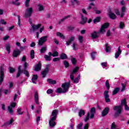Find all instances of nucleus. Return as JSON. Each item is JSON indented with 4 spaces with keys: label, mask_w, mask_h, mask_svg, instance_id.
<instances>
[{
    "label": "nucleus",
    "mask_w": 129,
    "mask_h": 129,
    "mask_svg": "<svg viewBox=\"0 0 129 129\" xmlns=\"http://www.w3.org/2000/svg\"><path fill=\"white\" fill-rule=\"evenodd\" d=\"M125 104H126V99L124 98L121 100V104L120 105L114 106L113 109L115 111L114 114V116L115 118H117V117L121 114V113L122 112V106L125 105Z\"/></svg>",
    "instance_id": "nucleus-1"
},
{
    "label": "nucleus",
    "mask_w": 129,
    "mask_h": 129,
    "mask_svg": "<svg viewBox=\"0 0 129 129\" xmlns=\"http://www.w3.org/2000/svg\"><path fill=\"white\" fill-rule=\"evenodd\" d=\"M33 12L34 10H33V8L31 7L26 9L25 11V13L24 14V17L26 19H28V18H30L32 16V14H33Z\"/></svg>",
    "instance_id": "nucleus-2"
},
{
    "label": "nucleus",
    "mask_w": 129,
    "mask_h": 129,
    "mask_svg": "<svg viewBox=\"0 0 129 129\" xmlns=\"http://www.w3.org/2000/svg\"><path fill=\"white\" fill-rule=\"evenodd\" d=\"M47 39H48V36H44L41 37L38 40V46H42L44 43L47 42Z\"/></svg>",
    "instance_id": "nucleus-3"
},
{
    "label": "nucleus",
    "mask_w": 129,
    "mask_h": 129,
    "mask_svg": "<svg viewBox=\"0 0 129 129\" xmlns=\"http://www.w3.org/2000/svg\"><path fill=\"white\" fill-rule=\"evenodd\" d=\"M70 84H71V82L70 81H69L68 82H65L62 84L61 87L64 91V92L68 91V89H69V88L70 87Z\"/></svg>",
    "instance_id": "nucleus-4"
},
{
    "label": "nucleus",
    "mask_w": 129,
    "mask_h": 129,
    "mask_svg": "<svg viewBox=\"0 0 129 129\" xmlns=\"http://www.w3.org/2000/svg\"><path fill=\"white\" fill-rule=\"evenodd\" d=\"M49 64H46L45 70L42 71V72L41 73V74L42 75L43 78H45V77H46V76H47V74H48V73H49Z\"/></svg>",
    "instance_id": "nucleus-5"
},
{
    "label": "nucleus",
    "mask_w": 129,
    "mask_h": 129,
    "mask_svg": "<svg viewBox=\"0 0 129 129\" xmlns=\"http://www.w3.org/2000/svg\"><path fill=\"white\" fill-rule=\"evenodd\" d=\"M4 70V68H0V86L2 85V83L4 82V78H5V72Z\"/></svg>",
    "instance_id": "nucleus-6"
},
{
    "label": "nucleus",
    "mask_w": 129,
    "mask_h": 129,
    "mask_svg": "<svg viewBox=\"0 0 129 129\" xmlns=\"http://www.w3.org/2000/svg\"><path fill=\"white\" fill-rule=\"evenodd\" d=\"M109 27V23L107 22L104 23L101 27L99 30V33H103L105 32V29H107Z\"/></svg>",
    "instance_id": "nucleus-7"
},
{
    "label": "nucleus",
    "mask_w": 129,
    "mask_h": 129,
    "mask_svg": "<svg viewBox=\"0 0 129 129\" xmlns=\"http://www.w3.org/2000/svg\"><path fill=\"white\" fill-rule=\"evenodd\" d=\"M108 92H109L108 91L105 90L104 91L103 94L106 103H108V102H110V98H109V95L108 94Z\"/></svg>",
    "instance_id": "nucleus-8"
},
{
    "label": "nucleus",
    "mask_w": 129,
    "mask_h": 129,
    "mask_svg": "<svg viewBox=\"0 0 129 129\" xmlns=\"http://www.w3.org/2000/svg\"><path fill=\"white\" fill-rule=\"evenodd\" d=\"M20 55H21V50L17 49L13 51L12 56L14 58H17Z\"/></svg>",
    "instance_id": "nucleus-9"
},
{
    "label": "nucleus",
    "mask_w": 129,
    "mask_h": 129,
    "mask_svg": "<svg viewBox=\"0 0 129 129\" xmlns=\"http://www.w3.org/2000/svg\"><path fill=\"white\" fill-rule=\"evenodd\" d=\"M90 118L92 119L94 117V114H95V113H96V109L95 108V107H93L91 108L90 110Z\"/></svg>",
    "instance_id": "nucleus-10"
},
{
    "label": "nucleus",
    "mask_w": 129,
    "mask_h": 129,
    "mask_svg": "<svg viewBox=\"0 0 129 129\" xmlns=\"http://www.w3.org/2000/svg\"><path fill=\"white\" fill-rule=\"evenodd\" d=\"M108 17L111 19V20H115L117 18L116 15L114 13H112L111 10H110L108 12Z\"/></svg>",
    "instance_id": "nucleus-11"
},
{
    "label": "nucleus",
    "mask_w": 129,
    "mask_h": 129,
    "mask_svg": "<svg viewBox=\"0 0 129 129\" xmlns=\"http://www.w3.org/2000/svg\"><path fill=\"white\" fill-rule=\"evenodd\" d=\"M56 119H55V117H51L49 121V124L50 126L53 127L54 125H56Z\"/></svg>",
    "instance_id": "nucleus-12"
},
{
    "label": "nucleus",
    "mask_w": 129,
    "mask_h": 129,
    "mask_svg": "<svg viewBox=\"0 0 129 129\" xmlns=\"http://www.w3.org/2000/svg\"><path fill=\"white\" fill-rule=\"evenodd\" d=\"M109 107H105L102 112V116L104 117L107 115V114H108L109 113Z\"/></svg>",
    "instance_id": "nucleus-13"
},
{
    "label": "nucleus",
    "mask_w": 129,
    "mask_h": 129,
    "mask_svg": "<svg viewBox=\"0 0 129 129\" xmlns=\"http://www.w3.org/2000/svg\"><path fill=\"white\" fill-rule=\"evenodd\" d=\"M41 69H42V63H41V61H39L38 63L36 64L34 70L38 72V71H40Z\"/></svg>",
    "instance_id": "nucleus-14"
},
{
    "label": "nucleus",
    "mask_w": 129,
    "mask_h": 129,
    "mask_svg": "<svg viewBox=\"0 0 129 129\" xmlns=\"http://www.w3.org/2000/svg\"><path fill=\"white\" fill-rule=\"evenodd\" d=\"M81 20L82 21L79 22V24H80V25H84L87 23V18L84 17V16L83 15H82Z\"/></svg>",
    "instance_id": "nucleus-15"
},
{
    "label": "nucleus",
    "mask_w": 129,
    "mask_h": 129,
    "mask_svg": "<svg viewBox=\"0 0 129 129\" xmlns=\"http://www.w3.org/2000/svg\"><path fill=\"white\" fill-rule=\"evenodd\" d=\"M101 32L94 31L93 33L91 34V37L92 39H97L99 37V34Z\"/></svg>",
    "instance_id": "nucleus-16"
},
{
    "label": "nucleus",
    "mask_w": 129,
    "mask_h": 129,
    "mask_svg": "<svg viewBox=\"0 0 129 129\" xmlns=\"http://www.w3.org/2000/svg\"><path fill=\"white\" fill-rule=\"evenodd\" d=\"M34 101H35V103H36L37 105H39V95L37 91L35 92V93L34 94Z\"/></svg>",
    "instance_id": "nucleus-17"
},
{
    "label": "nucleus",
    "mask_w": 129,
    "mask_h": 129,
    "mask_svg": "<svg viewBox=\"0 0 129 129\" xmlns=\"http://www.w3.org/2000/svg\"><path fill=\"white\" fill-rule=\"evenodd\" d=\"M120 54H121V49H120V46H119L118 47L117 51L116 52V53L115 54V59H117V58H118V57H119V55H120Z\"/></svg>",
    "instance_id": "nucleus-18"
},
{
    "label": "nucleus",
    "mask_w": 129,
    "mask_h": 129,
    "mask_svg": "<svg viewBox=\"0 0 129 129\" xmlns=\"http://www.w3.org/2000/svg\"><path fill=\"white\" fill-rule=\"evenodd\" d=\"M41 26H42L41 24H39L38 25H32V28L33 29V32H35V31H37L38 29H40V28H41Z\"/></svg>",
    "instance_id": "nucleus-19"
},
{
    "label": "nucleus",
    "mask_w": 129,
    "mask_h": 129,
    "mask_svg": "<svg viewBox=\"0 0 129 129\" xmlns=\"http://www.w3.org/2000/svg\"><path fill=\"white\" fill-rule=\"evenodd\" d=\"M75 40V37L74 36H72L66 42V45L67 46H69L71 44L72 42Z\"/></svg>",
    "instance_id": "nucleus-20"
},
{
    "label": "nucleus",
    "mask_w": 129,
    "mask_h": 129,
    "mask_svg": "<svg viewBox=\"0 0 129 129\" xmlns=\"http://www.w3.org/2000/svg\"><path fill=\"white\" fill-rule=\"evenodd\" d=\"M57 114H58V110L57 109L53 110L51 113V116H52V117H54V119H57Z\"/></svg>",
    "instance_id": "nucleus-21"
},
{
    "label": "nucleus",
    "mask_w": 129,
    "mask_h": 129,
    "mask_svg": "<svg viewBox=\"0 0 129 129\" xmlns=\"http://www.w3.org/2000/svg\"><path fill=\"white\" fill-rule=\"evenodd\" d=\"M47 82L48 83H49V84H52V85L57 83V81H56V80H54L50 78L47 79Z\"/></svg>",
    "instance_id": "nucleus-22"
},
{
    "label": "nucleus",
    "mask_w": 129,
    "mask_h": 129,
    "mask_svg": "<svg viewBox=\"0 0 129 129\" xmlns=\"http://www.w3.org/2000/svg\"><path fill=\"white\" fill-rule=\"evenodd\" d=\"M119 90H120V88L119 87L115 88L112 93V95H115L116 94H117V93L119 92Z\"/></svg>",
    "instance_id": "nucleus-23"
},
{
    "label": "nucleus",
    "mask_w": 129,
    "mask_h": 129,
    "mask_svg": "<svg viewBox=\"0 0 129 129\" xmlns=\"http://www.w3.org/2000/svg\"><path fill=\"white\" fill-rule=\"evenodd\" d=\"M60 59H61V60H65L66 59H68V56H67V54L66 53H62L60 55Z\"/></svg>",
    "instance_id": "nucleus-24"
},
{
    "label": "nucleus",
    "mask_w": 129,
    "mask_h": 129,
    "mask_svg": "<svg viewBox=\"0 0 129 129\" xmlns=\"http://www.w3.org/2000/svg\"><path fill=\"white\" fill-rule=\"evenodd\" d=\"M14 121H15L14 120V119H11L10 121L8 122H6V123H5L3 125H2V126H6L7 125H10V124H12V123H13V122H14Z\"/></svg>",
    "instance_id": "nucleus-25"
},
{
    "label": "nucleus",
    "mask_w": 129,
    "mask_h": 129,
    "mask_svg": "<svg viewBox=\"0 0 129 129\" xmlns=\"http://www.w3.org/2000/svg\"><path fill=\"white\" fill-rule=\"evenodd\" d=\"M79 80H80V75H79L77 78L74 79L73 82L75 84H77L79 82Z\"/></svg>",
    "instance_id": "nucleus-26"
},
{
    "label": "nucleus",
    "mask_w": 129,
    "mask_h": 129,
    "mask_svg": "<svg viewBox=\"0 0 129 129\" xmlns=\"http://www.w3.org/2000/svg\"><path fill=\"white\" fill-rule=\"evenodd\" d=\"M105 48H106V53H108V52H110V50L111 49V48H110V46L108 44V43H106L105 44Z\"/></svg>",
    "instance_id": "nucleus-27"
},
{
    "label": "nucleus",
    "mask_w": 129,
    "mask_h": 129,
    "mask_svg": "<svg viewBox=\"0 0 129 129\" xmlns=\"http://www.w3.org/2000/svg\"><path fill=\"white\" fill-rule=\"evenodd\" d=\"M12 46L10 45L9 43L6 44V48L7 51H8V53L10 54L11 53V47Z\"/></svg>",
    "instance_id": "nucleus-28"
},
{
    "label": "nucleus",
    "mask_w": 129,
    "mask_h": 129,
    "mask_svg": "<svg viewBox=\"0 0 129 129\" xmlns=\"http://www.w3.org/2000/svg\"><path fill=\"white\" fill-rule=\"evenodd\" d=\"M56 93H59V94L66 93V92L64 91V90H63V89H62L61 88H58L56 89Z\"/></svg>",
    "instance_id": "nucleus-29"
},
{
    "label": "nucleus",
    "mask_w": 129,
    "mask_h": 129,
    "mask_svg": "<svg viewBox=\"0 0 129 129\" xmlns=\"http://www.w3.org/2000/svg\"><path fill=\"white\" fill-rule=\"evenodd\" d=\"M82 115H85V111L83 109H80L79 112V116H80V117H81Z\"/></svg>",
    "instance_id": "nucleus-30"
},
{
    "label": "nucleus",
    "mask_w": 129,
    "mask_h": 129,
    "mask_svg": "<svg viewBox=\"0 0 129 129\" xmlns=\"http://www.w3.org/2000/svg\"><path fill=\"white\" fill-rule=\"evenodd\" d=\"M100 20H101V17H96V18L93 20L94 24H96V23H99L100 22Z\"/></svg>",
    "instance_id": "nucleus-31"
},
{
    "label": "nucleus",
    "mask_w": 129,
    "mask_h": 129,
    "mask_svg": "<svg viewBox=\"0 0 129 129\" xmlns=\"http://www.w3.org/2000/svg\"><path fill=\"white\" fill-rule=\"evenodd\" d=\"M56 36L57 37H60L61 38V39H65V36H64V35H63L62 33H61V32H56Z\"/></svg>",
    "instance_id": "nucleus-32"
},
{
    "label": "nucleus",
    "mask_w": 129,
    "mask_h": 129,
    "mask_svg": "<svg viewBox=\"0 0 129 129\" xmlns=\"http://www.w3.org/2000/svg\"><path fill=\"white\" fill-rule=\"evenodd\" d=\"M30 58L32 59L35 58V50L33 49L30 51Z\"/></svg>",
    "instance_id": "nucleus-33"
},
{
    "label": "nucleus",
    "mask_w": 129,
    "mask_h": 129,
    "mask_svg": "<svg viewBox=\"0 0 129 129\" xmlns=\"http://www.w3.org/2000/svg\"><path fill=\"white\" fill-rule=\"evenodd\" d=\"M23 73H24L25 75V76L29 78L30 77V73H29V71L27 70H23Z\"/></svg>",
    "instance_id": "nucleus-34"
},
{
    "label": "nucleus",
    "mask_w": 129,
    "mask_h": 129,
    "mask_svg": "<svg viewBox=\"0 0 129 129\" xmlns=\"http://www.w3.org/2000/svg\"><path fill=\"white\" fill-rule=\"evenodd\" d=\"M71 17V15H69L67 16H65L63 17L62 19L60 20V21L59 22L58 24H61V22H63L65 20L67 19L68 18H70Z\"/></svg>",
    "instance_id": "nucleus-35"
},
{
    "label": "nucleus",
    "mask_w": 129,
    "mask_h": 129,
    "mask_svg": "<svg viewBox=\"0 0 129 129\" xmlns=\"http://www.w3.org/2000/svg\"><path fill=\"white\" fill-rule=\"evenodd\" d=\"M105 86L108 90H109V88H110V85H109V81L107 80L105 82Z\"/></svg>",
    "instance_id": "nucleus-36"
},
{
    "label": "nucleus",
    "mask_w": 129,
    "mask_h": 129,
    "mask_svg": "<svg viewBox=\"0 0 129 129\" xmlns=\"http://www.w3.org/2000/svg\"><path fill=\"white\" fill-rule=\"evenodd\" d=\"M121 85L122 86V88L121 89V92H123L124 90H125V88L126 87V84H123V83H121Z\"/></svg>",
    "instance_id": "nucleus-37"
},
{
    "label": "nucleus",
    "mask_w": 129,
    "mask_h": 129,
    "mask_svg": "<svg viewBox=\"0 0 129 129\" xmlns=\"http://www.w3.org/2000/svg\"><path fill=\"white\" fill-rule=\"evenodd\" d=\"M44 58L46 61H51L52 60V58H51V56H50V55H45Z\"/></svg>",
    "instance_id": "nucleus-38"
},
{
    "label": "nucleus",
    "mask_w": 129,
    "mask_h": 129,
    "mask_svg": "<svg viewBox=\"0 0 129 129\" xmlns=\"http://www.w3.org/2000/svg\"><path fill=\"white\" fill-rule=\"evenodd\" d=\"M63 65L64 66L65 68H68L70 65L69 64V62L67 61V60L63 61Z\"/></svg>",
    "instance_id": "nucleus-39"
},
{
    "label": "nucleus",
    "mask_w": 129,
    "mask_h": 129,
    "mask_svg": "<svg viewBox=\"0 0 129 129\" xmlns=\"http://www.w3.org/2000/svg\"><path fill=\"white\" fill-rule=\"evenodd\" d=\"M78 70H79V67H76L74 70H73L72 74H75V73H77V72H78Z\"/></svg>",
    "instance_id": "nucleus-40"
},
{
    "label": "nucleus",
    "mask_w": 129,
    "mask_h": 129,
    "mask_svg": "<svg viewBox=\"0 0 129 129\" xmlns=\"http://www.w3.org/2000/svg\"><path fill=\"white\" fill-rule=\"evenodd\" d=\"M95 55H96V52L93 51L91 53V56L93 60H94V59H95Z\"/></svg>",
    "instance_id": "nucleus-41"
},
{
    "label": "nucleus",
    "mask_w": 129,
    "mask_h": 129,
    "mask_svg": "<svg viewBox=\"0 0 129 129\" xmlns=\"http://www.w3.org/2000/svg\"><path fill=\"white\" fill-rule=\"evenodd\" d=\"M119 27L120 29H123V28H124V23H123V22L121 21L119 23Z\"/></svg>",
    "instance_id": "nucleus-42"
},
{
    "label": "nucleus",
    "mask_w": 129,
    "mask_h": 129,
    "mask_svg": "<svg viewBox=\"0 0 129 129\" xmlns=\"http://www.w3.org/2000/svg\"><path fill=\"white\" fill-rule=\"evenodd\" d=\"M8 111L10 112V114H13L14 111L13 110V108L11 106H8Z\"/></svg>",
    "instance_id": "nucleus-43"
},
{
    "label": "nucleus",
    "mask_w": 129,
    "mask_h": 129,
    "mask_svg": "<svg viewBox=\"0 0 129 129\" xmlns=\"http://www.w3.org/2000/svg\"><path fill=\"white\" fill-rule=\"evenodd\" d=\"M17 113L19 115H22V114H24V112H22V108L18 109Z\"/></svg>",
    "instance_id": "nucleus-44"
},
{
    "label": "nucleus",
    "mask_w": 129,
    "mask_h": 129,
    "mask_svg": "<svg viewBox=\"0 0 129 129\" xmlns=\"http://www.w3.org/2000/svg\"><path fill=\"white\" fill-rule=\"evenodd\" d=\"M71 61L73 65H75L77 63V60L74 57L72 58Z\"/></svg>",
    "instance_id": "nucleus-45"
},
{
    "label": "nucleus",
    "mask_w": 129,
    "mask_h": 129,
    "mask_svg": "<svg viewBox=\"0 0 129 129\" xmlns=\"http://www.w3.org/2000/svg\"><path fill=\"white\" fill-rule=\"evenodd\" d=\"M31 80H35V81H37V80H38V75H33Z\"/></svg>",
    "instance_id": "nucleus-46"
},
{
    "label": "nucleus",
    "mask_w": 129,
    "mask_h": 129,
    "mask_svg": "<svg viewBox=\"0 0 129 129\" xmlns=\"http://www.w3.org/2000/svg\"><path fill=\"white\" fill-rule=\"evenodd\" d=\"M89 117H90V113L88 112L87 113V116L85 118V121H88V120H89Z\"/></svg>",
    "instance_id": "nucleus-47"
},
{
    "label": "nucleus",
    "mask_w": 129,
    "mask_h": 129,
    "mask_svg": "<svg viewBox=\"0 0 129 129\" xmlns=\"http://www.w3.org/2000/svg\"><path fill=\"white\" fill-rule=\"evenodd\" d=\"M67 28L68 29V30H69V31H73V30L75 29V27L72 26H68Z\"/></svg>",
    "instance_id": "nucleus-48"
},
{
    "label": "nucleus",
    "mask_w": 129,
    "mask_h": 129,
    "mask_svg": "<svg viewBox=\"0 0 129 129\" xmlns=\"http://www.w3.org/2000/svg\"><path fill=\"white\" fill-rule=\"evenodd\" d=\"M46 50H47V47H42L40 49L41 53H45L46 52Z\"/></svg>",
    "instance_id": "nucleus-49"
},
{
    "label": "nucleus",
    "mask_w": 129,
    "mask_h": 129,
    "mask_svg": "<svg viewBox=\"0 0 129 129\" xmlns=\"http://www.w3.org/2000/svg\"><path fill=\"white\" fill-rule=\"evenodd\" d=\"M78 39H79V41H80V43H81V44L83 42V36H79Z\"/></svg>",
    "instance_id": "nucleus-50"
},
{
    "label": "nucleus",
    "mask_w": 129,
    "mask_h": 129,
    "mask_svg": "<svg viewBox=\"0 0 129 129\" xmlns=\"http://www.w3.org/2000/svg\"><path fill=\"white\" fill-rule=\"evenodd\" d=\"M38 7H39V11H44V7L41 5V4H38Z\"/></svg>",
    "instance_id": "nucleus-51"
},
{
    "label": "nucleus",
    "mask_w": 129,
    "mask_h": 129,
    "mask_svg": "<svg viewBox=\"0 0 129 129\" xmlns=\"http://www.w3.org/2000/svg\"><path fill=\"white\" fill-rule=\"evenodd\" d=\"M111 129H116V125L115 124V122H113L111 125Z\"/></svg>",
    "instance_id": "nucleus-52"
},
{
    "label": "nucleus",
    "mask_w": 129,
    "mask_h": 129,
    "mask_svg": "<svg viewBox=\"0 0 129 129\" xmlns=\"http://www.w3.org/2000/svg\"><path fill=\"white\" fill-rule=\"evenodd\" d=\"M31 0H26L25 1V7H26V8H28V7H29L30 6V1Z\"/></svg>",
    "instance_id": "nucleus-53"
},
{
    "label": "nucleus",
    "mask_w": 129,
    "mask_h": 129,
    "mask_svg": "<svg viewBox=\"0 0 129 129\" xmlns=\"http://www.w3.org/2000/svg\"><path fill=\"white\" fill-rule=\"evenodd\" d=\"M83 125V123L82 122H80L77 126V128L78 129H82V126Z\"/></svg>",
    "instance_id": "nucleus-54"
},
{
    "label": "nucleus",
    "mask_w": 129,
    "mask_h": 129,
    "mask_svg": "<svg viewBox=\"0 0 129 129\" xmlns=\"http://www.w3.org/2000/svg\"><path fill=\"white\" fill-rule=\"evenodd\" d=\"M23 70H27V68H28V62H25L23 65Z\"/></svg>",
    "instance_id": "nucleus-55"
},
{
    "label": "nucleus",
    "mask_w": 129,
    "mask_h": 129,
    "mask_svg": "<svg viewBox=\"0 0 129 129\" xmlns=\"http://www.w3.org/2000/svg\"><path fill=\"white\" fill-rule=\"evenodd\" d=\"M9 71H10V73H14V72H15V71H16V69L12 68V67H10V69H9Z\"/></svg>",
    "instance_id": "nucleus-56"
},
{
    "label": "nucleus",
    "mask_w": 129,
    "mask_h": 129,
    "mask_svg": "<svg viewBox=\"0 0 129 129\" xmlns=\"http://www.w3.org/2000/svg\"><path fill=\"white\" fill-rule=\"evenodd\" d=\"M21 61L22 62H25L27 60V57H26V55H23L22 58L20 59Z\"/></svg>",
    "instance_id": "nucleus-57"
},
{
    "label": "nucleus",
    "mask_w": 129,
    "mask_h": 129,
    "mask_svg": "<svg viewBox=\"0 0 129 129\" xmlns=\"http://www.w3.org/2000/svg\"><path fill=\"white\" fill-rule=\"evenodd\" d=\"M46 93H47V94H51L53 93V90L51 89H48L46 91Z\"/></svg>",
    "instance_id": "nucleus-58"
},
{
    "label": "nucleus",
    "mask_w": 129,
    "mask_h": 129,
    "mask_svg": "<svg viewBox=\"0 0 129 129\" xmlns=\"http://www.w3.org/2000/svg\"><path fill=\"white\" fill-rule=\"evenodd\" d=\"M19 2V0H16L15 2H12V4H13V5H15V6H19L20 5V3H17Z\"/></svg>",
    "instance_id": "nucleus-59"
},
{
    "label": "nucleus",
    "mask_w": 129,
    "mask_h": 129,
    "mask_svg": "<svg viewBox=\"0 0 129 129\" xmlns=\"http://www.w3.org/2000/svg\"><path fill=\"white\" fill-rule=\"evenodd\" d=\"M58 51H54L52 53V57H58Z\"/></svg>",
    "instance_id": "nucleus-60"
},
{
    "label": "nucleus",
    "mask_w": 129,
    "mask_h": 129,
    "mask_svg": "<svg viewBox=\"0 0 129 129\" xmlns=\"http://www.w3.org/2000/svg\"><path fill=\"white\" fill-rule=\"evenodd\" d=\"M60 57H54L52 59L53 62H57L58 61H60Z\"/></svg>",
    "instance_id": "nucleus-61"
},
{
    "label": "nucleus",
    "mask_w": 129,
    "mask_h": 129,
    "mask_svg": "<svg viewBox=\"0 0 129 129\" xmlns=\"http://www.w3.org/2000/svg\"><path fill=\"white\" fill-rule=\"evenodd\" d=\"M115 14L117 16H119V15H120V12H119V10H118V9H115Z\"/></svg>",
    "instance_id": "nucleus-62"
},
{
    "label": "nucleus",
    "mask_w": 129,
    "mask_h": 129,
    "mask_svg": "<svg viewBox=\"0 0 129 129\" xmlns=\"http://www.w3.org/2000/svg\"><path fill=\"white\" fill-rule=\"evenodd\" d=\"M23 72H18L17 74L16 75V78H19V77H20V76H21V74H22V73H23Z\"/></svg>",
    "instance_id": "nucleus-63"
},
{
    "label": "nucleus",
    "mask_w": 129,
    "mask_h": 129,
    "mask_svg": "<svg viewBox=\"0 0 129 129\" xmlns=\"http://www.w3.org/2000/svg\"><path fill=\"white\" fill-rule=\"evenodd\" d=\"M16 105H17V103H15V102H12L11 103V107H12V108H15V107H16Z\"/></svg>",
    "instance_id": "nucleus-64"
}]
</instances>
